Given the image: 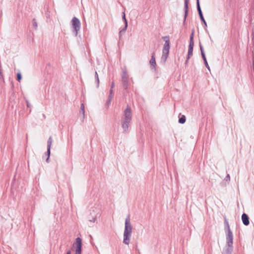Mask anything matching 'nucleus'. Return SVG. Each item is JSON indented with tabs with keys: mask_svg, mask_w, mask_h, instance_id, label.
<instances>
[{
	"mask_svg": "<svg viewBox=\"0 0 254 254\" xmlns=\"http://www.w3.org/2000/svg\"><path fill=\"white\" fill-rule=\"evenodd\" d=\"M132 119V114L130 108L127 106L125 110L123 116L122 118V127L123 129V132L126 133L127 131L129 123Z\"/></svg>",
	"mask_w": 254,
	"mask_h": 254,
	"instance_id": "1",
	"label": "nucleus"
},
{
	"mask_svg": "<svg viewBox=\"0 0 254 254\" xmlns=\"http://www.w3.org/2000/svg\"><path fill=\"white\" fill-rule=\"evenodd\" d=\"M132 230V226L130 222V217L128 215L125 220V230L124 232L123 243L126 245H128Z\"/></svg>",
	"mask_w": 254,
	"mask_h": 254,
	"instance_id": "2",
	"label": "nucleus"
},
{
	"mask_svg": "<svg viewBox=\"0 0 254 254\" xmlns=\"http://www.w3.org/2000/svg\"><path fill=\"white\" fill-rule=\"evenodd\" d=\"M224 231L226 234V244L228 246H233V235L230 229L229 222L226 218L224 219Z\"/></svg>",
	"mask_w": 254,
	"mask_h": 254,
	"instance_id": "3",
	"label": "nucleus"
},
{
	"mask_svg": "<svg viewBox=\"0 0 254 254\" xmlns=\"http://www.w3.org/2000/svg\"><path fill=\"white\" fill-rule=\"evenodd\" d=\"M170 48V42L168 41H166L163 46L162 55L161 59V62L163 64H165L167 60L169 53Z\"/></svg>",
	"mask_w": 254,
	"mask_h": 254,
	"instance_id": "4",
	"label": "nucleus"
},
{
	"mask_svg": "<svg viewBox=\"0 0 254 254\" xmlns=\"http://www.w3.org/2000/svg\"><path fill=\"white\" fill-rule=\"evenodd\" d=\"M71 22L72 32L74 36H77L78 32L80 29V22L77 17H74L72 18Z\"/></svg>",
	"mask_w": 254,
	"mask_h": 254,
	"instance_id": "5",
	"label": "nucleus"
},
{
	"mask_svg": "<svg viewBox=\"0 0 254 254\" xmlns=\"http://www.w3.org/2000/svg\"><path fill=\"white\" fill-rule=\"evenodd\" d=\"M74 245L76 246L75 254H81L82 251V242L81 239L78 237L75 239Z\"/></svg>",
	"mask_w": 254,
	"mask_h": 254,
	"instance_id": "6",
	"label": "nucleus"
},
{
	"mask_svg": "<svg viewBox=\"0 0 254 254\" xmlns=\"http://www.w3.org/2000/svg\"><path fill=\"white\" fill-rule=\"evenodd\" d=\"M189 0H185V3H184V8H185V14H184V24L186 23V20L188 14V10H189Z\"/></svg>",
	"mask_w": 254,
	"mask_h": 254,
	"instance_id": "7",
	"label": "nucleus"
},
{
	"mask_svg": "<svg viewBox=\"0 0 254 254\" xmlns=\"http://www.w3.org/2000/svg\"><path fill=\"white\" fill-rule=\"evenodd\" d=\"M242 220L243 223L245 226H248L250 224L249 217L248 215L244 213L242 215Z\"/></svg>",
	"mask_w": 254,
	"mask_h": 254,
	"instance_id": "8",
	"label": "nucleus"
},
{
	"mask_svg": "<svg viewBox=\"0 0 254 254\" xmlns=\"http://www.w3.org/2000/svg\"><path fill=\"white\" fill-rule=\"evenodd\" d=\"M233 251V246L226 245L224 247L222 254H231Z\"/></svg>",
	"mask_w": 254,
	"mask_h": 254,
	"instance_id": "9",
	"label": "nucleus"
},
{
	"mask_svg": "<svg viewBox=\"0 0 254 254\" xmlns=\"http://www.w3.org/2000/svg\"><path fill=\"white\" fill-rule=\"evenodd\" d=\"M193 46H194V44L189 43L188 58H187V61L190 58V56H191L192 55Z\"/></svg>",
	"mask_w": 254,
	"mask_h": 254,
	"instance_id": "10",
	"label": "nucleus"
},
{
	"mask_svg": "<svg viewBox=\"0 0 254 254\" xmlns=\"http://www.w3.org/2000/svg\"><path fill=\"white\" fill-rule=\"evenodd\" d=\"M113 95H114V90H113V89L111 88V89L110 90V93H109V95L108 96V100H107V104L108 105L110 103V102H111V100H112V99L113 98Z\"/></svg>",
	"mask_w": 254,
	"mask_h": 254,
	"instance_id": "11",
	"label": "nucleus"
},
{
	"mask_svg": "<svg viewBox=\"0 0 254 254\" xmlns=\"http://www.w3.org/2000/svg\"><path fill=\"white\" fill-rule=\"evenodd\" d=\"M122 81L123 87L125 90H127L128 86L129 85L128 78L122 79Z\"/></svg>",
	"mask_w": 254,
	"mask_h": 254,
	"instance_id": "12",
	"label": "nucleus"
},
{
	"mask_svg": "<svg viewBox=\"0 0 254 254\" xmlns=\"http://www.w3.org/2000/svg\"><path fill=\"white\" fill-rule=\"evenodd\" d=\"M199 48H200V50L202 58V59H203V60L204 61H206V57H205L204 51L203 47H202L201 44L200 43V42H199Z\"/></svg>",
	"mask_w": 254,
	"mask_h": 254,
	"instance_id": "13",
	"label": "nucleus"
},
{
	"mask_svg": "<svg viewBox=\"0 0 254 254\" xmlns=\"http://www.w3.org/2000/svg\"><path fill=\"white\" fill-rule=\"evenodd\" d=\"M150 64L151 66H153L154 67H155L156 65V61H155V53H153L151 56V58L150 60Z\"/></svg>",
	"mask_w": 254,
	"mask_h": 254,
	"instance_id": "14",
	"label": "nucleus"
},
{
	"mask_svg": "<svg viewBox=\"0 0 254 254\" xmlns=\"http://www.w3.org/2000/svg\"><path fill=\"white\" fill-rule=\"evenodd\" d=\"M196 7H197V10L198 11L199 17L203 16V14H202V11H201V9L200 8L199 0H196Z\"/></svg>",
	"mask_w": 254,
	"mask_h": 254,
	"instance_id": "15",
	"label": "nucleus"
},
{
	"mask_svg": "<svg viewBox=\"0 0 254 254\" xmlns=\"http://www.w3.org/2000/svg\"><path fill=\"white\" fill-rule=\"evenodd\" d=\"M196 7H197V10L198 11L199 17L203 16V14H202V11H201V9L200 8L199 0H196Z\"/></svg>",
	"mask_w": 254,
	"mask_h": 254,
	"instance_id": "16",
	"label": "nucleus"
},
{
	"mask_svg": "<svg viewBox=\"0 0 254 254\" xmlns=\"http://www.w3.org/2000/svg\"><path fill=\"white\" fill-rule=\"evenodd\" d=\"M186 121V117L184 115H182L179 119V123L180 124H183L185 123Z\"/></svg>",
	"mask_w": 254,
	"mask_h": 254,
	"instance_id": "17",
	"label": "nucleus"
},
{
	"mask_svg": "<svg viewBox=\"0 0 254 254\" xmlns=\"http://www.w3.org/2000/svg\"><path fill=\"white\" fill-rule=\"evenodd\" d=\"M193 36H194V30L192 29V31H191V35H190L189 43L194 44Z\"/></svg>",
	"mask_w": 254,
	"mask_h": 254,
	"instance_id": "18",
	"label": "nucleus"
},
{
	"mask_svg": "<svg viewBox=\"0 0 254 254\" xmlns=\"http://www.w3.org/2000/svg\"><path fill=\"white\" fill-rule=\"evenodd\" d=\"M128 78V75L127 73V71L126 70H123V74L122 75V79Z\"/></svg>",
	"mask_w": 254,
	"mask_h": 254,
	"instance_id": "19",
	"label": "nucleus"
},
{
	"mask_svg": "<svg viewBox=\"0 0 254 254\" xmlns=\"http://www.w3.org/2000/svg\"><path fill=\"white\" fill-rule=\"evenodd\" d=\"M52 138L50 136L47 141V148H51L52 144Z\"/></svg>",
	"mask_w": 254,
	"mask_h": 254,
	"instance_id": "20",
	"label": "nucleus"
},
{
	"mask_svg": "<svg viewBox=\"0 0 254 254\" xmlns=\"http://www.w3.org/2000/svg\"><path fill=\"white\" fill-rule=\"evenodd\" d=\"M80 113L83 115V116L84 118V114H85V110H84V106L83 104H81Z\"/></svg>",
	"mask_w": 254,
	"mask_h": 254,
	"instance_id": "21",
	"label": "nucleus"
},
{
	"mask_svg": "<svg viewBox=\"0 0 254 254\" xmlns=\"http://www.w3.org/2000/svg\"><path fill=\"white\" fill-rule=\"evenodd\" d=\"M50 154H51V148H47V154L48 155V157L46 159L47 162H48V161H49Z\"/></svg>",
	"mask_w": 254,
	"mask_h": 254,
	"instance_id": "22",
	"label": "nucleus"
},
{
	"mask_svg": "<svg viewBox=\"0 0 254 254\" xmlns=\"http://www.w3.org/2000/svg\"><path fill=\"white\" fill-rule=\"evenodd\" d=\"M32 25H33V27H34L35 29H37V27H38V25H37V22L36 21V19H33L32 20Z\"/></svg>",
	"mask_w": 254,
	"mask_h": 254,
	"instance_id": "23",
	"label": "nucleus"
},
{
	"mask_svg": "<svg viewBox=\"0 0 254 254\" xmlns=\"http://www.w3.org/2000/svg\"><path fill=\"white\" fill-rule=\"evenodd\" d=\"M17 80L20 81L22 79V75L20 72H18L16 75Z\"/></svg>",
	"mask_w": 254,
	"mask_h": 254,
	"instance_id": "24",
	"label": "nucleus"
},
{
	"mask_svg": "<svg viewBox=\"0 0 254 254\" xmlns=\"http://www.w3.org/2000/svg\"><path fill=\"white\" fill-rule=\"evenodd\" d=\"M200 20H201V21L203 23L204 25V26L205 27H207V23H206V22L205 21L204 18V17L203 16H201L200 17Z\"/></svg>",
	"mask_w": 254,
	"mask_h": 254,
	"instance_id": "25",
	"label": "nucleus"
},
{
	"mask_svg": "<svg viewBox=\"0 0 254 254\" xmlns=\"http://www.w3.org/2000/svg\"><path fill=\"white\" fill-rule=\"evenodd\" d=\"M122 18H123V20H124V21L125 24H126V23H127V19H126V15H125V12H124L123 13Z\"/></svg>",
	"mask_w": 254,
	"mask_h": 254,
	"instance_id": "26",
	"label": "nucleus"
},
{
	"mask_svg": "<svg viewBox=\"0 0 254 254\" xmlns=\"http://www.w3.org/2000/svg\"><path fill=\"white\" fill-rule=\"evenodd\" d=\"M127 24L126 23V24H125V27L124 28H123L121 30H120L121 32L123 33V32H125L127 29Z\"/></svg>",
	"mask_w": 254,
	"mask_h": 254,
	"instance_id": "27",
	"label": "nucleus"
},
{
	"mask_svg": "<svg viewBox=\"0 0 254 254\" xmlns=\"http://www.w3.org/2000/svg\"><path fill=\"white\" fill-rule=\"evenodd\" d=\"M127 24L126 23V24H125V27L124 28H123L121 30H120L121 32L123 33V32H125L127 29Z\"/></svg>",
	"mask_w": 254,
	"mask_h": 254,
	"instance_id": "28",
	"label": "nucleus"
},
{
	"mask_svg": "<svg viewBox=\"0 0 254 254\" xmlns=\"http://www.w3.org/2000/svg\"><path fill=\"white\" fill-rule=\"evenodd\" d=\"M162 39L165 41V43L166 41H168L170 42L169 37L168 36H164L162 37Z\"/></svg>",
	"mask_w": 254,
	"mask_h": 254,
	"instance_id": "29",
	"label": "nucleus"
},
{
	"mask_svg": "<svg viewBox=\"0 0 254 254\" xmlns=\"http://www.w3.org/2000/svg\"><path fill=\"white\" fill-rule=\"evenodd\" d=\"M204 63L205 66L207 67V68H208V70H210V68H209V65L208 64V63L207 62V60L204 61Z\"/></svg>",
	"mask_w": 254,
	"mask_h": 254,
	"instance_id": "30",
	"label": "nucleus"
},
{
	"mask_svg": "<svg viewBox=\"0 0 254 254\" xmlns=\"http://www.w3.org/2000/svg\"><path fill=\"white\" fill-rule=\"evenodd\" d=\"M225 180L226 181H229L230 180V177L229 174H227V175L226 177L225 178Z\"/></svg>",
	"mask_w": 254,
	"mask_h": 254,
	"instance_id": "31",
	"label": "nucleus"
},
{
	"mask_svg": "<svg viewBox=\"0 0 254 254\" xmlns=\"http://www.w3.org/2000/svg\"><path fill=\"white\" fill-rule=\"evenodd\" d=\"M0 79L3 80V76L2 74V71H0Z\"/></svg>",
	"mask_w": 254,
	"mask_h": 254,
	"instance_id": "32",
	"label": "nucleus"
},
{
	"mask_svg": "<svg viewBox=\"0 0 254 254\" xmlns=\"http://www.w3.org/2000/svg\"><path fill=\"white\" fill-rule=\"evenodd\" d=\"M114 87H115V83H114V82L113 81L111 84V88L113 89L114 88Z\"/></svg>",
	"mask_w": 254,
	"mask_h": 254,
	"instance_id": "33",
	"label": "nucleus"
},
{
	"mask_svg": "<svg viewBox=\"0 0 254 254\" xmlns=\"http://www.w3.org/2000/svg\"><path fill=\"white\" fill-rule=\"evenodd\" d=\"M96 82L97 84V86H99V78H96Z\"/></svg>",
	"mask_w": 254,
	"mask_h": 254,
	"instance_id": "34",
	"label": "nucleus"
},
{
	"mask_svg": "<svg viewBox=\"0 0 254 254\" xmlns=\"http://www.w3.org/2000/svg\"><path fill=\"white\" fill-rule=\"evenodd\" d=\"M96 217H95V218H93L92 219L90 220L89 221L91 222H94L96 220Z\"/></svg>",
	"mask_w": 254,
	"mask_h": 254,
	"instance_id": "35",
	"label": "nucleus"
},
{
	"mask_svg": "<svg viewBox=\"0 0 254 254\" xmlns=\"http://www.w3.org/2000/svg\"><path fill=\"white\" fill-rule=\"evenodd\" d=\"M95 78H99V77H98V73H97V72L96 71L95 72Z\"/></svg>",
	"mask_w": 254,
	"mask_h": 254,
	"instance_id": "36",
	"label": "nucleus"
},
{
	"mask_svg": "<svg viewBox=\"0 0 254 254\" xmlns=\"http://www.w3.org/2000/svg\"><path fill=\"white\" fill-rule=\"evenodd\" d=\"M121 36H122V32H121V31L119 32V37H120V39H121Z\"/></svg>",
	"mask_w": 254,
	"mask_h": 254,
	"instance_id": "37",
	"label": "nucleus"
},
{
	"mask_svg": "<svg viewBox=\"0 0 254 254\" xmlns=\"http://www.w3.org/2000/svg\"><path fill=\"white\" fill-rule=\"evenodd\" d=\"M71 253H70V251H68V252H67L66 253V254H70Z\"/></svg>",
	"mask_w": 254,
	"mask_h": 254,
	"instance_id": "38",
	"label": "nucleus"
}]
</instances>
